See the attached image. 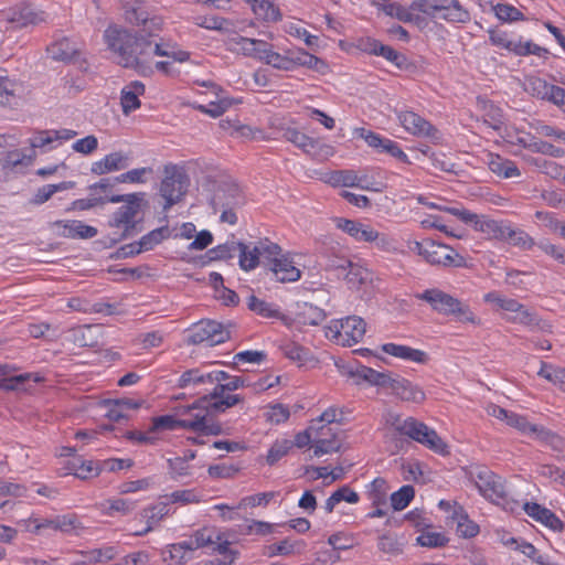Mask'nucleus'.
<instances>
[{
	"instance_id": "obj_1",
	"label": "nucleus",
	"mask_w": 565,
	"mask_h": 565,
	"mask_svg": "<svg viewBox=\"0 0 565 565\" xmlns=\"http://www.w3.org/2000/svg\"><path fill=\"white\" fill-rule=\"evenodd\" d=\"M139 34L126 29L108 28L104 38L108 49L118 55V63L127 68H134L145 75V63L138 62L136 50Z\"/></svg>"
},
{
	"instance_id": "obj_2",
	"label": "nucleus",
	"mask_w": 565,
	"mask_h": 565,
	"mask_svg": "<svg viewBox=\"0 0 565 565\" xmlns=\"http://www.w3.org/2000/svg\"><path fill=\"white\" fill-rule=\"evenodd\" d=\"M414 297L427 302L431 310L439 315L455 316L460 321H475V316L468 305L462 303L459 299L439 288L426 289L423 292L415 294Z\"/></svg>"
},
{
	"instance_id": "obj_3",
	"label": "nucleus",
	"mask_w": 565,
	"mask_h": 565,
	"mask_svg": "<svg viewBox=\"0 0 565 565\" xmlns=\"http://www.w3.org/2000/svg\"><path fill=\"white\" fill-rule=\"evenodd\" d=\"M392 419L391 425L397 434L408 436L435 452L441 455L448 454L447 445L434 429L428 428L424 423L418 422L413 417L402 420L398 415L392 416Z\"/></svg>"
},
{
	"instance_id": "obj_4",
	"label": "nucleus",
	"mask_w": 565,
	"mask_h": 565,
	"mask_svg": "<svg viewBox=\"0 0 565 565\" xmlns=\"http://www.w3.org/2000/svg\"><path fill=\"white\" fill-rule=\"evenodd\" d=\"M188 185L189 177L182 168L175 164L164 167V178L160 185V194L166 200L164 211L181 200L186 192Z\"/></svg>"
},
{
	"instance_id": "obj_5",
	"label": "nucleus",
	"mask_w": 565,
	"mask_h": 565,
	"mask_svg": "<svg viewBox=\"0 0 565 565\" xmlns=\"http://www.w3.org/2000/svg\"><path fill=\"white\" fill-rule=\"evenodd\" d=\"M415 249L430 265H439L444 267H463L465 258L457 254L450 246L434 241L424 243L416 242Z\"/></svg>"
},
{
	"instance_id": "obj_6",
	"label": "nucleus",
	"mask_w": 565,
	"mask_h": 565,
	"mask_svg": "<svg viewBox=\"0 0 565 565\" xmlns=\"http://www.w3.org/2000/svg\"><path fill=\"white\" fill-rule=\"evenodd\" d=\"M4 21L12 25V29L19 30L29 25H38L47 21V14L44 11L36 10L30 2L21 1L15 6L2 11Z\"/></svg>"
},
{
	"instance_id": "obj_7",
	"label": "nucleus",
	"mask_w": 565,
	"mask_h": 565,
	"mask_svg": "<svg viewBox=\"0 0 565 565\" xmlns=\"http://www.w3.org/2000/svg\"><path fill=\"white\" fill-rule=\"evenodd\" d=\"M231 338L230 331L215 320L200 321L194 324L189 335L188 342L191 344H201L206 342L209 347L224 343Z\"/></svg>"
},
{
	"instance_id": "obj_8",
	"label": "nucleus",
	"mask_w": 565,
	"mask_h": 565,
	"mask_svg": "<svg viewBox=\"0 0 565 565\" xmlns=\"http://www.w3.org/2000/svg\"><path fill=\"white\" fill-rule=\"evenodd\" d=\"M145 193L116 194L107 199L111 203H120L121 205L109 220L110 227H121L124 223H131V220L139 213Z\"/></svg>"
},
{
	"instance_id": "obj_9",
	"label": "nucleus",
	"mask_w": 565,
	"mask_h": 565,
	"mask_svg": "<svg viewBox=\"0 0 565 565\" xmlns=\"http://www.w3.org/2000/svg\"><path fill=\"white\" fill-rule=\"evenodd\" d=\"M333 338L344 347H352L360 342L366 331L365 321L358 316H350L335 323Z\"/></svg>"
},
{
	"instance_id": "obj_10",
	"label": "nucleus",
	"mask_w": 565,
	"mask_h": 565,
	"mask_svg": "<svg viewBox=\"0 0 565 565\" xmlns=\"http://www.w3.org/2000/svg\"><path fill=\"white\" fill-rule=\"evenodd\" d=\"M398 121L412 135L428 137L438 142L441 139L439 130L418 114L409 110L397 111Z\"/></svg>"
},
{
	"instance_id": "obj_11",
	"label": "nucleus",
	"mask_w": 565,
	"mask_h": 565,
	"mask_svg": "<svg viewBox=\"0 0 565 565\" xmlns=\"http://www.w3.org/2000/svg\"><path fill=\"white\" fill-rule=\"evenodd\" d=\"M244 202L239 185L234 180L226 179L218 182L211 205L214 212H217V206H241Z\"/></svg>"
},
{
	"instance_id": "obj_12",
	"label": "nucleus",
	"mask_w": 565,
	"mask_h": 565,
	"mask_svg": "<svg viewBox=\"0 0 565 565\" xmlns=\"http://www.w3.org/2000/svg\"><path fill=\"white\" fill-rule=\"evenodd\" d=\"M471 478L473 479L479 491L489 499H504L505 488L501 481V478L498 477L492 471L483 468L479 469L476 473H471Z\"/></svg>"
},
{
	"instance_id": "obj_13",
	"label": "nucleus",
	"mask_w": 565,
	"mask_h": 565,
	"mask_svg": "<svg viewBox=\"0 0 565 565\" xmlns=\"http://www.w3.org/2000/svg\"><path fill=\"white\" fill-rule=\"evenodd\" d=\"M178 386L180 388H191V394L209 395L212 391L209 387L212 386L211 376L209 372H204L202 369H191L181 374Z\"/></svg>"
},
{
	"instance_id": "obj_14",
	"label": "nucleus",
	"mask_w": 565,
	"mask_h": 565,
	"mask_svg": "<svg viewBox=\"0 0 565 565\" xmlns=\"http://www.w3.org/2000/svg\"><path fill=\"white\" fill-rule=\"evenodd\" d=\"M391 390L403 402L422 404L426 399V394L419 385L398 374H395Z\"/></svg>"
},
{
	"instance_id": "obj_15",
	"label": "nucleus",
	"mask_w": 565,
	"mask_h": 565,
	"mask_svg": "<svg viewBox=\"0 0 565 565\" xmlns=\"http://www.w3.org/2000/svg\"><path fill=\"white\" fill-rule=\"evenodd\" d=\"M348 374L350 377L362 380L367 382L370 385L390 388L395 376L392 372H379L372 367L361 364H356L355 367H351Z\"/></svg>"
},
{
	"instance_id": "obj_16",
	"label": "nucleus",
	"mask_w": 565,
	"mask_h": 565,
	"mask_svg": "<svg viewBox=\"0 0 565 565\" xmlns=\"http://www.w3.org/2000/svg\"><path fill=\"white\" fill-rule=\"evenodd\" d=\"M523 510L529 516L555 532H562L564 529V523L554 512L536 502H525Z\"/></svg>"
},
{
	"instance_id": "obj_17",
	"label": "nucleus",
	"mask_w": 565,
	"mask_h": 565,
	"mask_svg": "<svg viewBox=\"0 0 565 565\" xmlns=\"http://www.w3.org/2000/svg\"><path fill=\"white\" fill-rule=\"evenodd\" d=\"M334 222L339 230L348 233L358 242H373L377 238V232L375 230L359 221L337 217Z\"/></svg>"
},
{
	"instance_id": "obj_18",
	"label": "nucleus",
	"mask_w": 565,
	"mask_h": 565,
	"mask_svg": "<svg viewBox=\"0 0 565 565\" xmlns=\"http://www.w3.org/2000/svg\"><path fill=\"white\" fill-rule=\"evenodd\" d=\"M244 402V396L239 394H227L223 393L221 396L211 397V392L209 395L201 396L198 401H195L192 405H188L189 408H195L203 404H209L210 408L213 413H224L226 409Z\"/></svg>"
},
{
	"instance_id": "obj_19",
	"label": "nucleus",
	"mask_w": 565,
	"mask_h": 565,
	"mask_svg": "<svg viewBox=\"0 0 565 565\" xmlns=\"http://www.w3.org/2000/svg\"><path fill=\"white\" fill-rule=\"evenodd\" d=\"M53 227L62 228L58 233L63 237L67 238H82L88 239L97 235L98 231L96 227L86 225L82 221H55L52 224Z\"/></svg>"
},
{
	"instance_id": "obj_20",
	"label": "nucleus",
	"mask_w": 565,
	"mask_h": 565,
	"mask_svg": "<svg viewBox=\"0 0 565 565\" xmlns=\"http://www.w3.org/2000/svg\"><path fill=\"white\" fill-rule=\"evenodd\" d=\"M127 19L130 23L141 25V29L137 33L143 34L147 39L156 36L163 25L161 17L149 18L146 12L136 9L127 12Z\"/></svg>"
},
{
	"instance_id": "obj_21",
	"label": "nucleus",
	"mask_w": 565,
	"mask_h": 565,
	"mask_svg": "<svg viewBox=\"0 0 565 565\" xmlns=\"http://www.w3.org/2000/svg\"><path fill=\"white\" fill-rule=\"evenodd\" d=\"M437 18L448 22L467 23L470 21V13L459 0H438Z\"/></svg>"
},
{
	"instance_id": "obj_22",
	"label": "nucleus",
	"mask_w": 565,
	"mask_h": 565,
	"mask_svg": "<svg viewBox=\"0 0 565 565\" xmlns=\"http://www.w3.org/2000/svg\"><path fill=\"white\" fill-rule=\"evenodd\" d=\"M145 92V84L140 81H134L121 89L120 105L125 115H129L141 106L139 96L143 95Z\"/></svg>"
},
{
	"instance_id": "obj_23",
	"label": "nucleus",
	"mask_w": 565,
	"mask_h": 565,
	"mask_svg": "<svg viewBox=\"0 0 565 565\" xmlns=\"http://www.w3.org/2000/svg\"><path fill=\"white\" fill-rule=\"evenodd\" d=\"M129 158L122 152H111L92 164L90 171L96 175H103L113 171L128 168Z\"/></svg>"
},
{
	"instance_id": "obj_24",
	"label": "nucleus",
	"mask_w": 565,
	"mask_h": 565,
	"mask_svg": "<svg viewBox=\"0 0 565 565\" xmlns=\"http://www.w3.org/2000/svg\"><path fill=\"white\" fill-rule=\"evenodd\" d=\"M180 414L190 415V418H185L183 429H189L194 433H200L203 425L206 420H211V413L212 409L210 408L209 404H203L201 406H198L195 408H189L188 406H182L179 408Z\"/></svg>"
},
{
	"instance_id": "obj_25",
	"label": "nucleus",
	"mask_w": 565,
	"mask_h": 565,
	"mask_svg": "<svg viewBox=\"0 0 565 565\" xmlns=\"http://www.w3.org/2000/svg\"><path fill=\"white\" fill-rule=\"evenodd\" d=\"M268 269L279 282H294L301 277L300 269L295 267L292 260L284 255L278 259H274Z\"/></svg>"
},
{
	"instance_id": "obj_26",
	"label": "nucleus",
	"mask_w": 565,
	"mask_h": 565,
	"mask_svg": "<svg viewBox=\"0 0 565 565\" xmlns=\"http://www.w3.org/2000/svg\"><path fill=\"white\" fill-rule=\"evenodd\" d=\"M365 178H360L355 171L353 170H339L334 171L331 174L330 182L334 186H349V188H360L362 190L381 192V186H369L366 184H362V181Z\"/></svg>"
},
{
	"instance_id": "obj_27",
	"label": "nucleus",
	"mask_w": 565,
	"mask_h": 565,
	"mask_svg": "<svg viewBox=\"0 0 565 565\" xmlns=\"http://www.w3.org/2000/svg\"><path fill=\"white\" fill-rule=\"evenodd\" d=\"M169 503L168 502H159L157 504L145 508L140 513V516L146 520L147 526L142 530V532H135L134 534L137 536H143L164 518L169 514Z\"/></svg>"
},
{
	"instance_id": "obj_28",
	"label": "nucleus",
	"mask_w": 565,
	"mask_h": 565,
	"mask_svg": "<svg viewBox=\"0 0 565 565\" xmlns=\"http://www.w3.org/2000/svg\"><path fill=\"white\" fill-rule=\"evenodd\" d=\"M382 350L386 354L393 355L395 358H399L403 360H407V361H412V362H416V363H420V364L426 363L427 359H428L427 354L424 351L413 349L411 347L402 345V344L385 343L382 345Z\"/></svg>"
},
{
	"instance_id": "obj_29",
	"label": "nucleus",
	"mask_w": 565,
	"mask_h": 565,
	"mask_svg": "<svg viewBox=\"0 0 565 565\" xmlns=\"http://www.w3.org/2000/svg\"><path fill=\"white\" fill-rule=\"evenodd\" d=\"M305 547L306 543L302 540L291 541L287 537L277 543L265 546L264 555L268 557H275L278 555L288 556L295 553H301Z\"/></svg>"
},
{
	"instance_id": "obj_30",
	"label": "nucleus",
	"mask_w": 565,
	"mask_h": 565,
	"mask_svg": "<svg viewBox=\"0 0 565 565\" xmlns=\"http://www.w3.org/2000/svg\"><path fill=\"white\" fill-rule=\"evenodd\" d=\"M192 551L186 541L171 544L162 552L163 561L170 562L169 565H181L192 559Z\"/></svg>"
},
{
	"instance_id": "obj_31",
	"label": "nucleus",
	"mask_w": 565,
	"mask_h": 565,
	"mask_svg": "<svg viewBox=\"0 0 565 565\" xmlns=\"http://www.w3.org/2000/svg\"><path fill=\"white\" fill-rule=\"evenodd\" d=\"M382 10L386 15L396 18L404 23H415L420 25L425 19L418 14L412 13V10L406 9L399 2H390L382 6Z\"/></svg>"
},
{
	"instance_id": "obj_32",
	"label": "nucleus",
	"mask_w": 565,
	"mask_h": 565,
	"mask_svg": "<svg viewBox=\"0 0 565 565\" xmlns=\"http://www.w3.org/2000/svg\"><path fill=\"white\" fill-rule=\"evenodd\" d=\"M488 166L490 171L500 178L510 179L521 175L519 168L512 160L500 156H491Z\"/></svg>"
},
{
	"instance_id": "obj_33",
	"label": "nucleus",
	"mask_w": 565,
	"mask_h": 565,
	"mask_svg": "<svg viewBox=\"0 0 565 565\" xmlns=\"http://www.w3.org/2000/svg\"><path fill=\"white\" fill-rule=\"evenodd\" d=\"M47 52L53 60L62 62H71L78 54V50L67 38L52 43L47 46Z\"/></svg>"
},
{
	"instance_id": "obj_34",
	"label": "nucleus",
	"mask_w": 565,
	"mask_h": 565,
	"mask_svg": "<svg viewBox=\"0 0 565 565\" xmlns=\"http://www.w3.org/2000/svg\"><path fill=\"white\" fill-rule=\"evenodd\" d=\"M67 469L73 471L77 478L85 480L98 476L102 471V466L99 461H85L81 458H74L67 463Z\"/></svg>"
},
{
	"instance_id": "obj_35",
	"label": "nucleus",
	"mask_w": 565,
	"mask_h": 565,
	"mask_svg": "<svg viewBox=\"0 0 565 565\" xmlns=\"http://www.w3.org/2000/svg\"><path fill=\"white\" fill-rule=\"evenodd\" d=\"M250 4L255 14L267 22L280 21V10L270 0H245Z\"/></svg>"
},
{
	"instance_id": "obj_36",
	"label": "nucleus",
	"mask_w": 565,
	"mask_h": 565,
	"mask_svg": "<svg viewBox=\"0 0 565 565\" xmlns=\"http://www.w3.org/2000/svg\"><path fill=\"white\" fill-rule=\"evenodd\" d=\"M291 58L294 68L296 66H305L321 74H324L328 68V65L323 60L306 52L305 50L291 52Z\"/></svg>"
},
{
	"instance_id": "obj_37",
	"label": "nucleus",
	"mask_w": 565,
	"mask_h": 565,
	"mask_svg": "<svg viewBox=\"0 0 565 565\" xmlns=\"http://www.w3.org/2000/svg\"><path fill=\"white\" fill-rule=\"evenodd\" d=\"M509 224L503 221H495L482 216L480 222L477 223V231L486 234L489 238L502 241L505 238V232L509 228Z\"/></svg>"
},
{
	"instance_id": "obj_38",
	"label": "nucleus",
	"mask_w": 565,
	"mask_h": 565,
	"mask_svg": "<svg viewBox=\"0 0 565 565\" xmlns=\"http://www.w3.org/2000/svg\"><path fill=\"white\" fill-rule=\"evenodd\" d=\"M75 186V182L73 181H63L57 184H46L39 188L30 200V203L33 205H41L47 202L56 192L65 191L68 189H73Z\"/></svg>"
},
{
	"instance_id": "obj_39",
	"label": "nucleus",
	"mask_w": 565,
	"mask_h": 565,
	"mask_svg": "<svg viewBox=\"0 0 565 565\" xmlns=\"http://www.w3.org/2000/svg\"><path fill=\"white\" fill-rule=\"evenodd\" d=\"M280 349L286 358L297 362L300 366L315 360L310 349L305 348L296 342H288L281 345Z\"/></svg>"
},
{
	"instance_id": "obj_40",
	"label": "nucleus",
	"mask_w": 565,
	"mask_h": 565,
	"mask_svg": "<svg viewBox=\"0 0 565 565\" xmlns=\"http://www.w3.org/2000/svg\"><path fill=\"white\" fill-rule=\"evenodd\" d=\"M78 553L82 555L83 559L75 563L74 565H93L111 561L116 556V551L111 546L92 551H81Z\"/></svg>"
},
{
	"instance_id": "obj_41",
	"label": "nucleus",
	"mask_w": 565,
	"mask_h": 565,
	"mask_svg": "<svg viewBox=\"0 0 565 565\" xmlns=\"http://www.w3.org/2000/svg\"><path fill=\"white\" fill-rule=\"evenodd\" d=\"M454 516L458 521L457 531L463 537H473L479 533V526L468 519L465 510L457 502H454Z\"/></svg>"
},
{
	"instance_id": "obj_42",
	"label": "nucleus",
	"mask_w": 565,
	"mask_h": 565,
	"mask_svg": "<svg viewBox=\"0 0 565 565\" xmlns=\"http://www.w3.org/2000/svg\"><path fill=\"white\" fill-rule=\"evenodd\" d=\"M77 518L75 515H58L54 519H46L41 523H38L35 526V531H40L41 529H53L62 532H70L76 529Z\"/></svg>"
},
{
	"instance_id": "obj_43",
	"label": "nucleus",
	"mask_w": 565,
	"mask_h": 565,
	"mask_svg": "<svg viewBox=\"0 0 565 565\" xmlns=\"http://www.w3.org/2000/svg\"><path fill=\"white\" fill-rule=\"evenodd\" d=\"M507 50L514 53L518 56H527L530 54L537 55L540 57H545L548 54V50L542 47L532 41H511L507 44Z\"/></svg>"
},
{
	"instance_id": "obj_44",
	"label": "nucleus",
	"mask_w": 565,
	"mask_h": 565,
	"mask_svg": "<svg viewBox=\"0 0 565 565\" xmlns=\"http://www.w3.org/2000/svg\"><path fill=\"white\" fill-rule=\"evenodd\" d=\"M170 235L171 231L168 225L154 228L140 238L138 246H140L142 252L151 250L162 241L169 238Z\"/></svg>"
},
{
	"instance_id": "obj_45",
	"label": "nucleus",
	"mask_w": 565,
	"mask_h": 565,
	"mask_svg": "<svg viewBox=\"0 0 565 565\" xmlns=\"http://www.w3.org/2000/svg\"><path fill=\"white\" fill-rule=\"evenodd\" d=\"M503 242H507L522 250H530L535 245L534 239L526 232L521 228H512L511 226H509L505 232V238Z\"/></svg>"
},
{
	"instance_id": "obj_46",
	"label": "nucleus",
	"mask_w": 565,
	"mask_h": 565,
	"mask_svg": "<svg viewBox=\"0 0 565 565\" xmlns=\"http://www.w3.org/2000/svg\"><path fill=\"white\" fill-rule=\"evenodd\" d=\"M520 142L523 145V147L525 149H529L532 152L547 154L553 158H561L565 153V151L562 148L555 147L554 145H552L547 141L536 139V138H532L530 140V142H526L523 139H520Z\"/></svg>"
},
{
	"instance_id": "obj_47",
	"label": "nucleus",
	"mask_w": 565,
	"mask_h": 565,
	"mask_svg": "<svg viewBox=\"0 0 565 565\" xmlns=\"http://www.w3.org/2000/svg\"><path fill=\"white\" fill-rule=\"evenodd\" d=\"M256 246V249L259 250V259L263 265L266 267H269L271 265V262L274 263V259L280 258L281 255V247L270 242L269 239H262L258 242Z\"/></svg>"
},
{
	"instance_id": "obj_48",
	"label": "nucleus",
	"mask_w": 565,
	"mask_h": 565,
	"mask_svg": "<svg viewBox=\"0 0 565 565\" xmlns=\"http://www.w3.org/2000/svg\"><path fill=\"white\" fill-rule=\"evenodd\" d=\"M239 252V266L242 269L248 271L257 267L260 264L259 250L254 246L252 249L248 245L237 242Z\"/></svg>"
},
{
	"instance_id": "obj_49",
	"label": "nucleus",
	"mask_w": 565,
	"mask_h": 565,
	"mask_svg": "<svg viewBox=\"0 0 565 565\" xmlns=\"http://www.w3.org/2000/svg\"><path fill=\"white\" fill-rule=\"evenodd\" d=\"M323 258L326 270L345 271L351 266V260L333 247L326 250Z\"/></svg>"
},
{
	"instance_id": "obj_50",
	"label": "nucleus",
	"mask_w": 565,
	"mask_h": 565,
	"mask_svg": "<svg viewBox=\"0 0 565 565\" xmlns=\"http://www.w3.org/2000/svg\"><path fill=\"white\" fill-rule=\"evenodd\" d=\"M529 162L552 179L558 180L565 178V168L554 161L544 158H531Z\"/></svg>"
},
{
	"instance_id": "obj_51",
	"label": "nucleus",
	"mask_w": 565,
	"mask_h": 565,
	"mask_svg": "<svg viewBox=\"0 0 565 565\" xmlns=\"http://www.w3.org/2000/svg\"><path fill=\"white\" fill-rule=\"evenodd\" d=\"M35 158V152L32 151L31 154H24L20 150H11L6 152V156L1 160V164L3 169H14L19 166L28 167L32 164Z\"/></svg>"
},
{
	"instance_id": "obj_52",
	"label": "nucleus",
	"mask_w": 565,
	"mask_h": 565,
	"mask_svg": "<svg viewBox=\"0 0 565 565\" xmlns=\"http://www.w3.org/2000/svg\"><path fill=\"white\" fill-rule=\"evenodd\" d=\"M247 307L249 310L254 311L258 316L264 318H279L280 312L277 308H274L273 305L266 302L257 298L254 295H250L247 300Z\"/></svg>"
},
{
	"instance_id": "obj_53",
	"label": "nucleus",
	"mask_w": 565,
	"mask_h": 565,
	"mask_svg": "<svg viewBox=\"0 0 565 565\" xmlns=\"http://www.w3.org/2000/svg\"><path fill=\"white\" fill-rule=\"evenodd\" d=\"M495 17L502 22H515L525 20L524 14L514 6L509 3H498L492 6Z\"/></svg>"
},
{
	"instance_id": "obj_54",
	"label": "nucleus",
	"mask_w": 565,
	"mask_h": 565,
	"mask_svg": "<svg viewBox=\"0 0 565 565\" xmlns=\"http://www.w3.org/2000/svg\"><path fill=\"white\" fill-rule=\"evenodd\" d=\"M415 495L413 486H403L399 490L391 494V504L395 511L404 510Z\"/></svg>"
},
{
	"instance_id": "obj_55",
	"label": "nucleus",
	"mask_w": 565,
	"mask_h": 565,
	"mask_svg": "<svg viewBox=\"0 0 565 565\" xmlns=\"http://www.w3.org/2000/svg\"><path fill=\"white\" fill-rule=\"evenodd\" d=\"M237 250V242H227L209 249L206 255L212 262L226 260L233 258Z\"/></svg>"
},
{
	"instance_id": "obj_56",
	"label": "nucleus",
	"mask_w": 565,
	"mask_h": 565,
	"mask_svg": "<svg viewBox=\"0 0 565 565\" xmlns=\"http://www.w3.org/2000/svg\"><path fill=\"white\" fill-rule=\"evenodd\" d=\"M508 321L513 323H520L526 327H540L543 329V327L540 326V319L537 316L530 311L524 305L521 303V308L515 310L513 316H510L507 318Z\"/></svg>"
},
{
	"instance_id": "obj_57",
	"label": "nucleus",
	"mask_w": 565,
	"mask_h": 565,
	"mask_svg": "<svg viewBox=\"0 0 565 565\" xmlns=\"http://www.w3.org/2000/svg\"><path fill=\"white\" fill-rule=\"evenodd\" d=\"M341 445L334 439L329 437L315 436L313 439V456L320 457L324 454L338 452Z\"/></svg>"
},
{
	"instance_id": "obj_58",
	"label": "nucleus",
	"mask_w": 565,
	"mask_h": 565,
	"mask_svg": "<svg viewBox=\"0 0 565 565\" xmlns=\"http://www.w3.org/2000/svg\"><path fill=\"white\" fill-rule=\"evenodd\" d=\"M305 152L315 159L326 160L334 154V149L319 139L311 138Z\"/></svg>"
},
{
	"instance_id": "obj_59",
	"label": "nucleus",
	"mask_w": 565,
	"mask_h": 565,
	"mask_svg": "<svg viewBox=\"0 0 565 565\" xmlns=\"http://www.w3.org/2000/svg\"><path fill=\"white\" fill-rule=\"evenodd\" d=\"M292 448V441L289 439L276 440L268 450L266 461L273 466L278 462Z\"/></svg>"
},
{
	"instance_id": "obj_60",
	"label": "nucleus",
	"mask_w": 565,
	"mask_h": 565,
	"mask_svg": "<svg viewBox=\"0 0 565 565\" xmlns=\"http://www.w3.org/2000/svg\"><path fill=\"white\" fill-rule=\"evenodd\" d=\"M183 425H184V420H182V419H178L172 415H162V416L154 417L152 419L151 430L152 431L175 430L179 428H183Z\"/></svg>"
},
{
	"instance_id": "obj_61",
	"label": "nucleus",
	"mask_w": 565,
	"mask_h": 565,
	"mask_svg": "<svg viewBox=\"0 0 565 565\" xmlns=\"http://www.w3.org/2000/svg\"><path fill=\"white\" fill-rule=\"evenodd\" d=\"M529 435H534L537 440L551 445L555 449L558 448L562 441L559 436L553 433L552 430L534 424H532Z\"/></svg>"
},
{
	"instance_id": "obj_62",
	"label": "nucleus",
	"mask_w": 565,
	"mask_h": 565,
	"mask_svg": "<svg viewBox=\"0 0 565 565\" xmlns=\"http://www.w3.org/2000/svg\"><path fill=\"white\" fill-rule=\"evenodd\" d=\"M379 56H383L401 70L408 65L407 57L388 45L381 44L379 46Z\"/></svg>"
},
{
	"instance_id": "obj_63",
	"label": "nucleus",
	"mask_w": 565,
	"mask_h": 565,
	"mask_svg": "<svg viewBox=\"0 0 565 565\" xmlns=\"http://www.w3.org/2000/svg\"><path fill=\"white\" fill-rule=\"evenodd\" d=\"M265 63L277 68V70H284V71H292L294 64L291 58V53L288 55H281L277 52H271L269 55H265Z\"/></svg>"
},
{
	"instance_id": "obj_64",
	"label": "nucleus",
	"mask_w": 565,
	"mask_h": 565,
	"mask_svg": "<svg viewBox=\"0 0 565 565\" xmlns=\"http://www.w3.org/2000/svg\"><path fill=\"white\" fill-rule=\"evenodd\" d=\"M551 84L540 77H532L527 81L526 90L534 97L546 100Z\"/></svg>"
}]
</instances>
